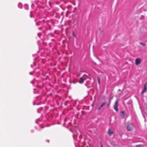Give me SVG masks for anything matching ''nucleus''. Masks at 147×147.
I'll return each mask as SVG.
<instances>
[{
    "label": "nucleus",
    "instance_id": "nucleus-1",
    "mask_svg": "<svg viewBox=\"0 0 147 147\" xmlns=\"http://www.w3.org/2000/svg\"><path fill=\"white\" fill-rule=\"evenodd\" d=\"M127 129L128 131L132 130L133 129V125L131 124H127Z\"/></svg>",
    "mask_w": 147,
    "mask_h": 147
},
{
    "label": "nucleus",
    "instance_id": "nucleus-2",
    "mask_svg": "<svg viewBox=\"0 0 147 147\" xmlns=\"http://www.w3.org/2000/svg\"><path fill=\"white\" fill-rule=\"evenodd\" d=\"M147 91V84L146 83L144 85V88L142 91L141 93L143 95L144 93Z\"/></svg>",
    "mask_w": 147,
    "mask_h": 147
},
{
    "label": "nucleus",
    "instance_id": "nucleus-3",
    "mask_svg": "<svg viewBox=\"0 0 147 147\" xmlns=\"http://www.w3.org/2000/svg\"><path fill=\"white\" fill-rule=\"evenodd\" d=\"M114 109L117 112L118 111V102L117 100L115 101V104L114 106Z\"/></svg>",
    "mask_w": 147,
    "mask_h": 147
},
{
    "label": "nucleus",
    "instance_id": "nucleus-4",
    "mask_svg": "<svg viewBox=\"0 0 147 147\" xmlns=\"http://www.w3.org/2000/svg\"><path fill=\"white\" fill-rule=\"evenodd\" d=\"M141 62V59L140 58H137L135 60V64L136 65H138Z\"/></svg>",
    "mask_w": 147,
    "mask_h": 147
},
{
    "label": "nucleus",
    "instance_id": "nucleus-5",
    "mask_svg": "<svg viewBox=\"0 0 147 147\" xmlns=\"http://www.w3.org/2000/svg\"><path fill=\"white\" fill-rule=\"evenodd\" d=\"M86 78L82 77L80 78L79 82L80 84H82L84 83V81L86 80Z\"/></svg>",
    "mask_w": 147,
    "mask_h": 147
},
{
    "label": "nucleus",
    "instance_id": "nucleus-6",
    "mask_svg": "<svg viewBox=\"0 0 147 147\" xmlns=\"http://www.w3.org/2000/svg\"><path fill=\"white\" fill-rule=\"evenodd\" d=\"M40 1V0H35V1H32V4L31 5V7H32L33 6H34V3H35L36 4H37L38 2H39Z\"/></svg>",
    "mask_w": 147,
    "mask_h": 147
},
{
    "label": "nucleus",
    "instance_id": "nucleus-7",
    "mask_svg": "<svg viewBox=\"0 0 147 147\" xmlns=\"http://www.w3.org/2000/svg\"><path fill=\"white\" fill-rule=\"evenodd\" d=\"M108 133L109 136H111L113 134V131L111 129H109Z\"/></svg>",
    "mask_w": 147,
    "mask_h": 147
},
{
    "label": "nucleus",
    "instance_id": "nucleus-8",
    "mask_svg": "<svg viewBox=\"0 0 147 147\" xmlns=\"http://www.w3.org/2000/svg\"><path fill=\"white\" fill-rule=\"evenodd\" d=\"M106 104V102H105L102 103L100 106L98 108V110H100L102 108V107L105 105Z\"/></svg>",
    "mask_w": 147,
    "mask_h": 147
},
{
    "label": "nucleus",
    "instance_id": "nucleus-9",
    "mask_svg": "<svg viewBox=\"0 0 147 147\" xmlns=\"http://www.w3.org/2000/svg\"><path fill=\"white\" fill-rule=\"evenodd\" d=\"M125 114L124 111H122L121 113V115L123 117H124L125 116Z\"/></svg>",
    "mask_w": 147,
    "mask_h": 147
},
{
    "label": "nucleus",
    "instance_id": "nucleus-10",
    "mask_svg": "<svg viewBox=\"0 0 147 147\" xmlns=\"http://www.w3.org/2000/svg\"><path fill=\"white\" fill-rule=\"evenodd\" d=\"M78 136V134H76V133H74V134L73 135V138L74 140H75L76 139H75V138L76 137H77Z\"/></svg>",
    "mask_w": 147,
    "mask_h": 147
},
{
    "label": "nucleus",
    "instance_id": "nucleus-11",
    "mask_svg": "<svg viewBox=\"0 0 147 147\" xmlns=\"http://www.w3.org/2000/svg\"><path fill=\"white\" fill-rule=\"evenodd\" d=\"M24 8L25 9L27 10L28 8V5L27 4H25L24 5Z\"/></svg>",
    "mask_w": 147,
    "mask_h": 147
},
{
    "label": "nucleus",
    "instance_id": "nucleus-12",
    "mask_svg": "<svg viewBox=\"0 0 147 147\" xmlns=\"http://www.w3.org/2000/svg\"><path fill=\"white\" fill-rule=\"evenodd\" d=\"M18 7L20 8H22V3H18Z\"/></svg>",
    "mask_w": 147,
    "mask_h": 147
},
{
    "label": "nucleus",
    "instance_id": "nucleus-13",
    "mask_svg": "<svg viewBox=\"0 0 147 147\" xmlns=\"http://www.w3.org/2000/svg\"><path fill=\"white\" fill-rule=\"evenodd\" d=\"M41 22L40 21H38V22L36 23V25L38 26L40 25L41 24Z\"/></svg>",
    "mask_w": 147,
    "mask_h": 147
},
{
    "label": "nucleus",
    "instance_id": "nucleus-14",
    "mask_svg": "<svg viewBox=\"0 0 147 147\" xmlns=\"http://www.w3.org/2000/svg\"><path fill=\"white\" fill-rule=\"evenodd\" d=\"M140 45H142L143 46H144L146 45V44L144 43H142V42L140 43Z\"/></svg>",
    "mask_w": 147,
    "mask_h": 147
},
{
    "label": "nucleus",
    "instance_id": "nucleus-15",
    "mask_svg": "<svg viewBox=\"0 0 147 147\" xmlns=\"http://www.w3.org/2000/svg\"><path fill=\"white\" fill-rule=\"evenodd\" d=\"M35 65V62H34L33 63V64H32L31 65V67H33Z\"/></svg>",
    "mask_w": 147,
    "mask_h": 147
},
{
    "label": "nucleus",
    "instance_id": "nucleus-16",
    "mask_svg": "<svg viewBox=\"0 0 147 147\" xmlns=\"http://www.w3.org/2000/svg\"><path fill=\"white\" fill-rule=\"evenodd\" d=\"M97 79H98V83L99 84H100V79L98 77Z\"/></svg>",
    "mask_w": 147,
    "mask_h": 147
},
{
    "label": "nucleus",
    "instance_id": "nucleus-17",
    "mask_svg": "<svg viewBox=\"0 0 147 147\" xmlns=\"http://www.w3.org/2000/svg\"><path fill=\"white\" fill-rule=\"evenodd\" d=\"M111 101L110 100L109 102V103H108V104L107 105V107H109L111 103Z\"/></svg>",
    "mask_w": 147,
    "mask_h": 147
},
{
    "label": "nucleus",
    "instance_id": "nucleus-18",
    "mask_svg": "<svg viewBox=\"0 0 147 147\" xmlns=\"http://www.w3.org/2000/svg\"><path fill=\"white\" fill-rule=\"evenodd\" d=\"M136 147H142L141 145H137Z\"/></svg>",
    "mask_w": 147,
    "mask_h": 147
},
{
    "label": "nucleus",
    "instance_id": "nucleus-19",
    "mask_svg": "<svg viewBox=\"0 0 147 147\" xmlns=\"http://www.w3.org/2000/svg\"><path fill=\"white\" fill-rule=\"evenodd\" d=\"M73 36H74L75 37H76V35H75L74 32H73Z\"/></svg>",
    "mask_w": 147,
    "mask_h": 147
},
{
    "label": "nucleus",
    "instance_id": "nucleus-20",
    "mask_svg": "<svg viewBox=\"0 0 147 147\" xmlns=\"http://www.w3.org/2000/svg\"><path fill=\"white\" fill-rule=\"evenodd\" d=\"M31 131L32 133H33L34 132V130H32Z\"/></svg>",
    "mask_w": 147,
    "mask_h": 147
},
{
    "label": "nucleus",
    "instance_id": "nucleus-21",
    "mask_svg": "<svg viewBox=\"0 0 147 147\" xmlns=\"http://www.w3.org/2000/svg\"><path fill=\"white\" fill-rule=\"evenodd\" d=\"M40 110V109H38L37 110V112L38 113H40V112H39V110Z\"/></svg>",
    "mask_w": 147,
    "mask_h": 147
},
{
    "label": "nucleus",
    "instance_id": "nucleus-22",
    "mask_svg": "<svg viewBox=\"0 0 147 147\" xmlns=\"http://www.w3.org/2000/svg\"><path fill=\"white\" fill-rule=\"evenodd\" d=\"M101 147H103V146H102V144L101 143Z\"/></svg>",
    "mask_w": 147,
    "mask_h": 147
},
{
    "label": "nucleus",
    "instance_id": "nucleus-23",
    "mask_svg": "<svg viewBox=\"0 0 147 147\" xmlns=\"http://www.w3.org/2000/svg\"><path fill=\"white\" fill-rule=\"evenodd\" d=\"M38 119H37V120L36 121V123H37V121H38Z\"/></svg>",
    "mask_w": 147,
    "mask_h": 147
},
{
    "label": "nucleus",
    "instance_id": "nucleus-24",
    "mask_svg": "<svg viewBox=\"0 0 147 147\" xmlns=\"http://www.w3.org/2000/svg\"><path fill=\"white\" fill-rule=\"evenodd\" d=\"M31 83L33 84L34 83L33 82V81H32L31 82Z\"/></svg>",
    "mask_w": 147,
    "mask_h": 147
},
{
    "label": "nucleus",
    "instance_id": "nucleus-25",
    "mask_svg": "<svg viewBox=\"0 0 147 147\" xmlns=\"http://www.w3.org/2000/svg\"><path fill=\"white\" fill-rule=\"evenodd\" d=\"M34 93H36V92H35V90H36V89H34Z\"/></svg>",
    "mask_w": 147,
    "mask_h": 147
},
{
    "label": "nucleus",
    "instance_id": "nucleus-26",
    "mask_svg": "<svg viewBox=\"0 0 147 147\" xmlns=\"http://www.w3.org/2000/svg\"><path fill=\"white\" fill-rule=\"evenodd\" d=\"M46 141L48 142H49V140H46Z\"/></svg>",
    "mask_w": 147,
    "mask_h": 147
},
{
    "label": "nucleus",
    "instance_id": "nucleus-27",
    "mask_svg": "<svg viewBox=\"0 0 147 147\" xmlns=\"http://www.w3.org/2000/svg\"><path fill=\"white\" fill-rule=\"evenodd\" d=\"M30 75H32V72H30Z\"/></svg>",
    "mask_w": 147,
    "mask_h": 147
},
{
    "label": "nucleus",
    "instance_id": "nucleus-28",
    "mask_svg": "<svg viewBox=\"0 0 147 147\" xmlns=\"http://www.w3.org/2000/svg\"><path fill=\"white\" fill-rule=\"evenodd\" d=\"M38 36L40 37L39 34H38Z\"/></svg>",
    "mask_w": 147,
    "mask_h": 147
},
{
    "label": "nucleus",
    "instance_id": "nucleus-29",
    "mask_svg": "<svg viewBox=\"0 0 147 147\" xmlns=\"http://www.w3.org/2000/svg\"><path fill=\"white\" fill-rule=\"evenodd\" d=\"M30 17H31V18H32V16H31V15H30Z\"/></svg>",
    "mask_w": 147,
    "mask_h": 147
},
{
    "label": "nucleus",
    "instance_id": "nucleus-30",
    "mask_svg": "<svg viewBox=\"0 0 147 147\" xmlns=\"http://www.w3.org/2000/svg\"><path fill=\"white\" fill-rule=\"evenodd\" d=\"M35 128L36 129H37L36 128V127H35Z\"/></svg>",
    "mask_w": 147,
    "mask_h": 147
},
{
    "label": "nucleus",
    "instance_id": "nucleus-31",
    "mask_svg": "<svg viewBox=\"0 0 147 147\" xmlns=\"http://www.w3.org/2000/svg\"><path fill=\"white\" fill-rule=\"evenodd\" d=\"M120 91V89H119V90H118V91Z\"/></svg>",
    "mask_w": 147,
    "mask_h": 147
},
{
    "label": "nucleus",
    "instance_id": "nucleus-32",
    "mask_svg": "<svg viewBox=\"0 0 147 147\" xmlns=\"http://www.w3.org/2000/svg\"><path fill=\"white\" fill-rule=\"evenodd\" d=\"M89 79L90 80H91V79L90 78H89Z\"/></svg>",
    "mask_w": 147,
    "mask_h": 147
},
{
    "label": "nucleus",
    "instance_id": "nucleus-33",
    "mask_svg": "<svg viewBox=\"0 0 147 147\" xmlns=\"http://www.w3.org/2000/svg\"><path fill=\"white\" fill-rule=\"evenodd\" d=\"M40 109H41V110H42V108H41Z\"/></svg>",
    "mask_w": 147,
    "mask_h": 147
},
{
    "label": "nucleus",
    "instance_id": "nucleus-34",
    "mask_svg": "<svg viewBox=\"0 0 147 147\" xmlns=\"http://www.w3.org/2000/svg\"><path fill=\"white\" fill-rule=\"evenodd\" d=\"M79 138H80V136H79Z\"/></svg>",
    "mask_w": 147,
    "mask_h": 147
},
{
    "label": "nucleus",
    "instance_id": "nucleus-35",
    "mask_svg": "<svg viewBox=\"0 0 147 147\" xmlns=\"http://www.w3.org/2000/svg\"><path fill=\"white\" fill-rule=\"evenodd\" d=\"M35 22H36V20H35Z\"/></svg>",
    "mask_w": 147,
    "mask_h": 147
}]
</instances>
